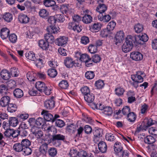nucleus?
<instances>
[{
  "mask_svg": "<svg viewBox=\"0 0 157 157\" xmlns=\"http://www.w3.org/2000/svg\"><path fill=\"white\" fill-rule=\"evenodd\" d=\"M134 41L133 36L129 35L126 38L125 41L122 46V50L124 52L130 51L133 48V43Z\"/></svg>",
  "mask_w": 157,
  "mask_h": 157,
  "instance_id": "1",
  "label": "nucleus"
},
{
  "mask_svg": "<svg viewBox=\"0 0 157 157\" xmlns=\"http://www.w3.org/2000/svg\"><path fill=\"white\" fill-rule=\"evenodd\" d=\"M133 36L134 40L133 43L136 46H138L139 44H143L148 39L147 35L145 33L142 34L141 35H137Z\"/></svg>",
  "mask_w": 157,
  "mask_h": 157,
  "instance_id": "2",
  "label": "nucleus"
},
{
  "mask_svg": "<svg viewBox=\"0 0 157 157\" xmlns=\"http://www.w3.org/2000/svg\"><path fill=\"white\" fill-rule=\"evenodd\" d=\"M155 122V121H153L151 118L149 119L147 118L145 119L140 128L146 130L149 127L154 124Z\"/></svg>",
  "mask_w": 157,
  "mask_h": 157,
  "instance_id": "3",
  "label": "nucleus"
},
{
  "mask_svg": "<svg viewBox=\"0 0 157 157\" xmlns=\"http://www.w3.org/2000/svg\"><path fill=\"white\" fill-rule=\"evenodd\" d=\"M124 34L122 31L118 32L115 36L114 42L115 44L117 45L118 43H121L124 39Z\"/></svg>",
  "mask_w": 157,
  "mask_h": 157,
  "instance_id": "4",
  "label": "nucleus"
},
{
  "mask_svg": "<svg viewBox=\"0 0 157 157\" xmlns=\"http://www.w3.org/2000/svg\"><path fill=\"white\" fill-rule=\"evenodd\" d=\"M31 131L37 139L40 138L43 135L42 131L36 126H33L32 128Z\"/></svg>",
  "mask_w": 157,
  "mask_h": 157,
  "instance_id": "5",
  "label": "nucleus"
},
{
  "mask_svg": "<svg viewBox=\"0 0 157 157\" xmlns=\"http://www.w3.org/2000/svg\"><path fill=\"white\" fill-rule=\"evenodd\" d=\"M41 114L44 115V117L45 121H51L52 122H54V119L53 115L49 113L48 111L43 110Z\"/></svg>",
  "mask_w": 157,
  "mask_h": 157,
  "instance_id": "6",
  "label": "nucleus"
},
{
  "mask_svg": "<svg viewBox=\"0 0 157 157\" xmlns=\"http://www.w3.org/2000/svg\"><path fill=\"white\" fill-rule=\"evenodd\" d=\"M130 57L133 60L140 61L143 58V55L140 53L138 52H133L131 53Z\"/></svg>",
  "mask_w": 157,
  "mask_h": 157,
  "instance_id": "7",
  "label": "nucleus"
},
{
  "mask_svg": "<svg viewBox=\"0 0 157 157\" xmlns=\"http://www.w3.org/2000/svg\"><path fill=\"white\" fill-rule=\"evenodd\" d=\"M67 38L65 36H62L57 38L55 40L56 44L59 46H64L67 42Z\"/></svg>",
  "mask_w": 157,
  "mask_h": 157,
  "instance_id": "8",
  "label": "nucleus"
},
{
  "mask_svg": "<svg viewBox=\"0 0 157 157\" xmlns=\"http://www.w3.org/2000/svg\"><path fill=\"white\" fill-rule=\"evenodd\" d=\"M1 99L0 101V105L2 107H5L9 104L10 98L8 96L4 95Z\"/></svg>",
  "mask_w": 157,
  "mask_h": 157,
  "instance_id": "9",
  "label": "nucleus"
},
{
  "mask_svg": "<svg viewBox=\"0 0 157 157\" xmlns=\"http://www.w3.org/2000/svg\"><path fill=\"white\" fill-rule=\"evenodd\" d=\"M52 138L48 140L49 143L52 142H54L56 140H63L65 139V137L64 136L60 134L53 135L52 136Z\"/></svg>",
  "mask_w": 157,
  "mask_h": 157,
  "instance_id": "10",
  "label": "nucleus"
},
{
  "mask_svg": "<svg viewBox=\"0 0 157 157\" xmlns=\"http://www.w3.org/2000/svg\"><path fill=\"white\" fill-rule=\"evenodd\" d=\"M98 18L101 21L104 22H107L111 19V17L108 14L105 15L103 14H99L98 16Z\"/></svg>",
  "mask_w": 157,
  "mask_h": 157,
  "instance_id": "11",
  "label": "nucleus"
},
{
  "mask_svg": "<svg viewBox=\"0 0 157 157\" xmlns=\"http://www.w3.org/2000/svg\"><path fill=\"white\" fill-rule=\"evenodd\" d=\"M18 19L21 23L26 24L29 21V18L26 15L21 14L18 16Z\"/></svg>",
  "mask_w": 157,
  "mask_h": 157,
  "instance_id": "12",
  "label": "nucleus"
},
{
  "mask_svg": "<svg viewBox=\"0 0 157 157\" xmlns=\"http://www.w3.org/2000/svg\"><path fill=\"white\" fill-rule=\"evenodd\" d=\"M38 44L39 47L44 50H47L49 48V44L43 40H39Z\"/></svg>",
  "mask_w": 157,
  "mask_h": 157,
  "instance_id": "13",
  "label": "nucleus"
},
{
  "mask_svg": "<svg viewBox=\"0 0 157 157\" xmlns=\"http://www.w3.org/2000/svg\"><path fill=\"white\" fill-rule=\"evenodd\" d=\"M107 6L103 4L99 3L97 7L96 11L99 13V14H103L107 10Z\"/></svg>",
  "mask_w": 157,
  "mask_h": 157,
  "instance_id": "14",
  "label": "nucleus"
},
{
  "mask_svg": "<svg viewBox=\"0 0 157 157\" xmlns=\"http://www.w3.org/2000/svg\"><path fill=\"white\" fill-rule=\"evenodd\" d=\"M54 105L55 102L52 99L47 100L44 102V106L48 109H52L54 108Z\"/></svg>",
  "mask_w": 157,
  "mask_h": 157,
  "instance_id": "15",
  "label": "nucleus"
},
{
  "mask_svg": "<svg viewBox=\"0 0 157 157\" xmlns=\"http://www.w3.org/2000/svg\"><path fill=\"white\" fill-rule=\"evenodd\" d=\"M59 27L57 28L54 25H50L48 27L47 30L50 33L56 34L59 32Z\"/></svg>",
  "mask_w": 157,
  "mask_h": 157,
  "instance_id": "16",
  "label": "nucleus"
},
{
  "mask_svg": "<svg viewBox=\"0 0 157 157\" xmlns=\"http://www.w3.org/2000/svg\"><path fill=\"white\" fill-rule=\"evenodd\" d=\"M114 149L116 154L118 155L123 150V147L121 145V144L117 142H116L114 145Z\"/></svg>",
  "mask_w": 157,
  "mask_h": 157,
  "instance_id": "17",
  "label": "nucleus"
},
{
  "mask_svg": "<svg viewBox=\"0 0 157 157\" xmlns=\"http://www.w3.org/2000/svg\"><path fill=\"white\" fill-rule=\"evenodd\" d=\"M101 24L98 23L94 24L90 27V30L93 32H96L101 29Z\"/></svg>",
  "mask_w": 157,
  "mask_h": 157,
  "instance_id": "18",
  "label": "nucleus"
},
{
  "mask_svg": "<svg viewBox=\"0 0 157 157\" xmlns=\"http://www.w3.org/2000/svg\"><path fill=\"white\" fill-rule=\"evenodd\" d=\"M10 31L7 28H3L1 30V36L3 39H6L8 36Z\"/></svg>",
  "mask_w": 157,
  "mask_h": 157,
  "instance_id": "19",
  "label": "nucleus"
},
{
  "mask_svg": "<svg viewBox=\"0 0 157 157\" xmlns=\"http://www.w3.org/2000/svg\"><path fill=\"white\" fill-rule=\"evenodd\" d=\"M98 149L102 153H105L106 152L107 147L106 143L104 141L100 142L98 144Z\"/></svg>",
  "mask_w": 157,
  "mask_h": 157,
  "instance_id": "20",
  "label": "nucleus"
},
{
  "mask_svg": "<svg viewBox=\"0 0 157 157\" xmlns=\"http://www.w3.org/2000/svg\"><path fill=\"white\" fill-rule=\"evenodd\" d=\"M74 61L71 58L67 57H66L64 60V63L67 67H72L73 66Z\"/></svg>",
  "mask_w": 157,
  "mask_h": 157,
  "instance_id": "21",
  "label": "nucleus"
},
{
  "mask_svg": "<svg viewBox=\"0 0 157 157\" xmlns=\"http://www.w3.org/2000/svg\"><path fill=\"white\" fill-rule=\"evenodd\" d=\"M36 88L40 92H42V91L45 89V84L43 82L38 81L36 82L35 85Z\"/></svg>",
  "mask_w": 157,
  "mask_h": 157,
  "instance_id": "22",
  "label": "nucleus"
},
{
  "mask_svg": "<svg viewBox=\"0 0 157 157\" xmlns=\"http://www.w3.org/2000/svg\"><path fill=\"white\" fill-rule=\"evenodd\" d=\"M0 75L2 78L5 80H8L10 78L9 72L6 70H3L0 73Z\"/></svg>",
  "mask_w": 157,
  "mask_h": 157,
  "instance_id": "23",
  "label": "nucleus"
},
{
  "mask_svg": "<svg viewBox=\"0 0 157 157\" xmlns=\"http://www.w3.org/2000/svg\"><path fill=\"white\" fill-rule=\"evenodd\" d=\"M2 18L6 21L7 22H10L13 19V16L10 13H6L4 14H3Z\"/></svg>",
  "mask_w": 157,
  "mask_h": 157,
  "instance_id": "24",
  "label": "nucleus"
},
{
  "mask_svg": "<svg viewBox=\"0 0 157 157\" xmlns=\"http://www.w3.org/2000/svg\"><path fill=\"white\" fill-rule=\"evenodd\" d=\"M144 141L146 144H150L154 143L155 141V139L154 137L150 135L144 138Z\"/></svg>",
  "mask_w": 157,
  "mask_h": 157,
  "instance_id": "25",
  "label": "nucleus"
},
{
  "mask_svg": "<svg viewBox=\"0 0 157 157\" xmlns=\"http://www.w3.org/2000/svg\"><path fill=\"white\" fill-rule=\"evenodd\" d=\"M85 100L88 103L92 102L94 100V95L91 93L85 95L84 96Z\"/></svg>",
  "mask_w": 157,
  "mask_h": 157,
  "instance_id": "26",
  "label": "nucleus"
},
{
  "mask_svg": "<svg viewBox=\"0 0 157 157\" xmlns=\"http://www.w3.org/2000/svg\"><path fill=\"white\" fill-rule=\"evenodd\" d=\"M116 25V23L113 21H112L109 22L107 26V30L110 32L111 33H113V31Z\"/></svg>",
  "mask_w": 157,
  "mask_h": 157,
  "instance_id": "27",
  "label": "nucleus"
},
{
  "mask_svg": "<svg viewBox=\"0 0 157 157\" xmlns=\"http://www.w3.org/2000/svg\"><path fill=\"white\" fill-rule=\"evenodd\" d=\"M45 39L48 42L50 43H52L54 41V36L50 33H48L45 34L44 35Z\"/></svg>",
  "mask_w": 157,
  "mask_h": 157,
  "instance_id": "28",
  "label": "nucleus"
},
{
  "mask_svg": "<svg viewBox=\"0 0 157 157\" xmlns=\"http://www.w3.org/2000/svg\"><path fill=\"white\" fill-rule=\"evenodd\" d=\"M14 96L17 98H20L23 96V92L21 89L17 88L13 91Z\"/></svg>",
  "mask_w": 157,
  "mask_h": 157,
  "instance_id": "29",
  "label": "nucleus"
},
{
  "mask_svg": "<svg viewBox=\"0 0 157 157\" xmlns=\"http://www.w3.org/2000/svg\"><path fill=\"white\" fill-rule=\"evenodd\" d=\"M18 119L15 117H10L9 120V123L10 126L15 127L18 124Z\"/></svg>",
  "mask_w": 157,
  "mask_h": 157,
  "instance_id": "30",
  "label": "nucleus"
},
{
  "mask_svg": "<svg viewBox=\"0 0 157 157\" xmlns=\"http://www.w3.org/2000/svg\"><path fill=\"white\" fill-rule=\"evenodd\" d=\"M131 78L133 81L141 82L143 81V78L142 77L136 74L131 75Z\"/></svg>",
  "mask_w": 157,
  "mask_h": 157,
  "instance_id": "31",
  "label": "nucleus"
},
{
  "mask_svg": "<svg viewBox=\"0 0 157 157\" xmlns=\"http://www.w3.org/2000/svg\"><path fill=\"white\" fill-rule=\"evenodd\" d=\"M7 90V87L6 85L2 84L0 86V93L2 96L6 95L9 93Z\"/></svg>",
  "mask_w": 157,
  "mask_h": 157,
  "instance_id": "32",
  "label": "nucleus"
},
{
  "mask_svg": "<svg viewBox=\"0 0 157 157\" xmlns=\"http://www.w3.org/2000/svg\"><path fill=\"white\" fill-rule=\"evenodd\" d=\"M136 115L133 112L129 113L127 115L128 120L130 122H132L135 121L136 119Z\"/></svg>",
  "mask_w": 157,
  "mask_h": 157,
  "instance_id": "33",
  "label": "nucleus"
},
{
  "mask_svg": "<svg viewBox=\"0 0 157 157\" xmlns=\"http://www.w3.org/2000/svg\"><path fill=\"white\" fill-rule=\"evenodd\" d=\"M14 150L17 152H20L23 151L24 148L22 144L20 143L15 144L13 147Z\"/></svg>",
  "mask_w": 157,
  "mask_h": 157,
  "instance_id": "34",
  "label": "nucleus"
},
{
  "mask_svg": "<svg viewBox=\"0 0 157 157\" xmlns=\"http://www.w3.org/2000/svg\"><path fill=\"white\" fill-rule=\"evenodd\" d=\"M82 21L86 24L90 23L92 21V17L90 15L85 14L83 17Z\"/></svg>",
  "mask_w": 157,
  "mask_h": 157,
  "instance_id": "35",
  "label": "nucleus"
},
{
  "mask_svg": "<svg viewBox=\"0 0 157 157\" xmlns=\"http://www.w3.org/2000/svg\"><path fill=\"white\" fill-rule=\"evenodd\" d=\"M25 56L28 59L32 61H34L36 59L35 54L33 52H26L25 54Z\"/></svg>",
  "mask_w": 157,
  "mask_h": 157,
  "instance_id": "36",
  "label": "nucleus"
},
{
  "mask_svg": "<svg viewBox=\"0 0 157 157\" xmlns=\"http://www.w3.org/2000/svg\"><path fill=\"white\" fill-rule=\"evenodd\" d=\"M16 105L13 104L9 103L8 105L7 110L10 113L15 112L17 110Z\"/></svg>",
  "mask_w": 157,
  "mask_h": 157,
  "instance_id": "37",
  "label": "nucleus"
},
{
  "mask_svg": "<svg viewBox=\"0 0 157 157\" xmlns=\"http://www.w3.org/2000/svg\"><path fill=\"white\" fill-rule=\"evenodd\" d=\"M57 74V71L54 69H51L48 71V75L51 78H55Z\"/></svg>",
  "mask_w": 157,
  "mask_h": 157,
  "instance_id": "38",
  "label": "nucleus"
},
{
  "mask_svg": "<svg viewBox=\"0 0 157 157\" xmlns=\"http://www.w3.org/2000/svg\"><path fill=\"white\" fill-rule=\"evenodd\" d=\"M143 25L140 23H138L134 26L135 31L137 33L141 32L143 30Z\"/></svg>",
  "mask_w": 157,
  "mask_h": 157,
  "instance_id": "39",
  "label": "nucleus"
},
{
  "mask_svg": "<svg viewBox=\"0 0 157 157\" xmlns=\"http://www.w3.org/2000/svg\"><path fill=\"white\" fill-rule=\"evenodd\" d=\"M43 4L45 6L49 7L55 5L56 2L54 0H44Z\"/></svg>",
  "mask_w": 157,
  "mask_h": 157,
  "instance_id": "40",
  "label": "nucleus"
},
{
  "mask_svg": "<svg viewBox=\"0 0 157 157\" xmlns=\"http://www.w3.org/2000/svg\"><path fill=\"white\" fill-rule=\"evenodd\" d=\"M48 144L46 143L43 144L40 148V151L44 155L46 154L47 150Z\"/></svg>",
  "mask_w": 157,
  "mask_h": 157,
  "instance_id": "41",
  "label": "nucleus"
},
{
  "mask_svg": "<svg viewBox=\"0 0 157 157\" xmlns=\"http://www.w3.org/2000/svg\"><path fill=\"white\" fill-rule=\"evenodd\" d=\"M36 124L38 126H44L45 124V121L44 118L39 117L36 121Z\"/></svg>",
  "mask_w": 157,
  "mask_h": 157,
  "instance_id": "42",
  "label": "nucleus"
},
{
  "mask_svg": "<svg viewBox=\"0 0 157 157\" xmlns=\"http://www.w3.org/2000/svg\"><path fill=\"white\" fill-rule=\"evenodd\" d=\"M40 16L42 18H45L48 16L49 12L45 9H42L39 12Z\"/></svg>",
  "mask_w": 157,
  "mask_h": 157,
  "instance_id": "43",
  "label": "nucleus"
},
{
  "mask_svg": "<svg viewBox=\"0 0 157 157\" xmlns=\"http://www.w3.org/2000/svg\"><path fill=\"white\" fill-rule=\"evenodd\" d=\"M9 74L10 76L11 75L15 77H17L18 75L17 69L14 67L11 68Z\"/></svg>",
  "mask_w": 157,
  "mask_h": 157,
  "instance_id": "44",
  "label": "nucleus"
},
{
  "mask_svg": "<svg viewBox=\"0 0 157 157\" xmlns=\"http://www.w3.org/2000/svg\"><path fill=\"white\" fill-rule=\"evenodd\" d=\"M103 113L108 116L111 115L113 113L112 108L109 106L105 107Z\"/></svg>",
  "mask_w": 157,
  "mask_h": 157,
  "instance_id": "45",
  "label": "nucleus"
},
{
  "mask_svg": "<svg viewBox=\"0 0 157 157\" xmlns=\"http://www.w3.org/2000/svg\"><path fill=\"white\" fill-rule=\"evenodd\" d=\"M48 152L50 155L54 157L56 155L57 153V150L55 148L51 147L49 149Z\"/></svg>",
  "mask_w": 157,
  "mask_h": 157,
  "instance_id": "46",
  "label": "nucleus"
},
{
  "mask_svg": "<svg viewBox=\"0 0 157 157\" xmlns=\"http://www.w3.org/2000/svg\"><path fill=\"white\" fill-rule=\"evenodd\" d=\"M76 126L73 124H71L67 127L66 130L67 131L70 132L74 133L75 131Z\"/></svg>",
  "mask_w": 157,
  "mask_h": 157,
  "instance_id": "47",
  "label": "nucleus"
},
{
  "mask_svg": "<svg viewBox=\"0 0 157 157\" xmlns=\"http://www.w3.org/2000/svg\"><path fill=\"white\" fill-rule=\"evenodd\" d=\"M59 87L62 89H66L68 86V83L67 81L63 80L59 84Z\"/></svg>",
  "mask_w": 157,
  "mask_h": 157,
  "instance_id": "48",
  "label": "nucleus"
},
{
  "mask_svg": "<svg viewBox=\"0 0 157 157\" xmlns=\"http://www.w3.org/2000/svg\"><path fill=\"white\" fill-rule=\"evenodd\" d=\"M88 49L90 53H96L97 51V47L96 45L90 44L89 46Z\"/></svg>",
  "mask_w": 157,
  "mask_h": 157,
  "instance_id": "49",
  "label": "nucleus"
},
{
  "mask_svg": "<svg viewBox=\"0 0 157 157\" xmlns=\"http://www.w3.org/2000/svg\"><path fill=\"white\" fill-rule=\"evenodd\" d=\"M95 85L97 89H100L103 87L104 83L102 80H99L96 82Z\"/></svg>",
  "mask_w": 157,
  "mask_h": 157,
  "instance_id": "50",
  "label": "nucleus"
},
{
  "mask_svg": "<svg viewBox=\"0 0 157 157\" xmlns=\"http://www.w3.org/2000/svg\"><path fill=\"white\" fill-rule=\"evenodd\" d=\"M21 144L23 147H29L31 144L30 141L27 139H24L22 140Z\"/></svg>",
  "mask_w": 157,
  "mask_h": 157,
  "instance_id": "51",
  "label": "nucleus"
},
{
  "mask_svg": "<svg viewBox=\"0 0 157 157\" xmlns=\"http://www.w3.org/2000/svg\"><path fill=\"white\" fill-rule=\"evenodd\" d=\"M85 75L86 77L88 79H92L94 78L95 76L94 72L91 71L86 72Z\"/></svg>",
  "mask_w": 157,
  "mask_h": 157,
  "instance_id": "52",
  "label": "nucleus"
},
{
  "mask_svg": "<svg viewBox=\"0 0 157 157\" xmlns=\"http://www.w3.org/2000/svg\"><path fill=\"white\" fill-rule=\"evenodd\" d=\"M110 32H109L107 29H105L101 32L100 35L102 37H107L109 35L111 34Z\"/></svg>",
  "mask_w": 157,
  "mask_h": 157,
  "instance_id": "53",
  "label": "nucleus"
},
{
  "mask_svg": "<svg viewBox=\"0 0 157 157\" xmlns=\"http://www.w3.org/2000/svg\"><path fill=\"white\" fill-rule=\"evenodd\" d=\"M115 91L116 94L118 96H120L123 95L124 90L123 88L119 87L115 89Z\"/></svg>",
  "mask_w": 157,
  "mask_h": 157,
  "instance_id": "54",
  "label": "nucleus"
},
{
  "mask_svg": "<svg viewBox=\"0 0 157 157\" xmlns=\"http://www.w3.org/2000/svg\"><path fill=\"white\" fill-rule=\"evenodd\" d=\"M81 91L82 93L85 96L90 93V89L87 86H85L81 89Z\"/></svg>",
  "mask_w": 157,
  "mask_h": 157,
  "instance_id": "55",
  "label": "nucleus"
},
{
  "mask_svg": "<svg viewBox=\"0 0 157 157\" xmlns=\"http://www.w3.org/2000/svg\"><path fill=\"white\" fill-rule=\"evenodd\" d=\"M65 123L62 120L57 119L56 120V125L59 128H62L65 125Z\"/></svg>",
  "mask_w": 157,
  "mask_h": 157,
  "instance_id": "56",
  "label": "nucleus"
},
{
  "mask_svg": "<svg viewBox=\"0 0 157 157\" xmlns=\"http://www.w3.org/2000/svg\"><path fill=\"white\" fill-rule=\"evenodd\" d=\"M22 152H23V154L25 155H29L31 154L32 150L29 147H24Z\"/></svg>",
  "mask_w": 157,
  "mask_h": 157,
  "instance_id": "57",
  "label": "nucleus"
},
{
  "mask_svg": "<svg viewBox=\"0 0 157 157\" xmlns=\"http://www.w3.org/2000/svg\"><path fill=\"white\" fill-rule=\"evenodd\" d=\"M48 22L51 24L50 25H54L56 23V20L55 16H50L48 19Z\"/></svg>",
  "mask_w": 157,
  "mask_h": 157,
  "instance_id": "58",
  "label": "nucleus"
},
{
  "mask_svg": "<svg viewBox=\"0 0 157 157\" xmlns=\"http://www.w3.org/2000/svg\"><path fill=\"white\" fill-rule=\"evenodd\" d=\"M56 21L63 22L64 21V18L63 15L57 14L55 16Z\"/></svg>",
  "mask_w": 157,
  "mask_h": 157,
  "instance_id": "59",
  "label": "nucleus"
},
{
  "mask_svg": "<svg viewBox=\"0 0 157 157\" xmlns=\"http://www.w3.org/2000/svg\"><path fill=\"white\" fill-rule=\"evenodd\" d=\"M9 38L10 41L13 43L16 42L17 40V36L14 34H12L10 35Z\"/></svg>",
  "mask_w": 157,
  "mask_h": 157,
  "instance_id": "60",
  "label": "nucleus"
},
{
  "mask_svg": "<svg viewBox=\"0 0 157 157\" xmlns=\"http://www.w3.org/2000/svg\"><path fill=\"white\" fill-rule=\"evenodd\" d=\"M105 138L107 140L110 141H113L114 140V137L113 135L110 133L107 134L105 136Z\"/></svg>",
  "mask_w": 157,
  "mask_h": 157,
  "instance_id": "61",
  "label": "nucleus"
},
{
  "mask_svg": "<svg viewBox=\"0 0 157 157\" xmlns=\"http://www.w3.org/2000/svg\"><path fill=\"white\" fill-rule=\"evenodd\" d=\"M128 151L127 150H123L118 155L120 157H128Z\"/></svg>",
  "mask_w": 157,
  "mask_h": 157,
  "instance_id": "62",
  "label": "nucleus"
},
{
  "mask_svg": "<svg viewBox=\"0 0 157 157\" xmlns=\"http://www.w3.org/2000/svg\"><path fill=\"white\" fill-rule=\"evenodd\" d=\"M149 132L151 134L154 136H157V128L152 127L150 128Z\"/></svg>",
  "mask_w": 157,
  "mask_h": 157,
  "instance_id": "63",
  "label": "nucleus"
},
{
  "mask_svg": "<svg viewBox=\"0 0 157 157\" xmlns=\"http://www.w3.org/2000/svg\"><path fill=\"white\" fill-rule=\"evenodd\" d=\"M92 59L93 62L97 63L100 62L101 58L98 55H95L92 57Z\"/></svg>",
  "mask_w": 157,
  "mask_h": 157,
  "instance_id": "64",
  "label": "nucleus"
}]
</instances>
